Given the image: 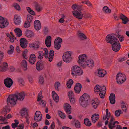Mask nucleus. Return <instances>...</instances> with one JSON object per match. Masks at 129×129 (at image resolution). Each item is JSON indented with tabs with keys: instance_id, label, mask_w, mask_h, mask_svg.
I'll list each match as a JSON object with an SVG mask.
<instances>
[{
	"instance_id": "nucleus-51",
	"label": "nucleus",
	"mask_w": 129,
	"mask_h": 129,
	"mask_svg": "<svg viewBox=\"0 0 129 129\" xmlns=\"http://www.w3.org/2000/svg\"><path fill=\"white\" fill-rule=\"evenodd\" d=\"M75 125L77 128H79L80 127V123L78 121H77L75 122Z\"/></svg>"
},
{
	"instance_id": "nucleus-43",
	"label": "nucleus",
	"mask_w": 129,
	"mask_h": 129,
	"mask_svg": "<svg viewBox=\"0 0 129 129\" xmlns=\"http://www.w3.org/2000/svg\"><path fill=\"white\" fill-rule=\"evenodd\" d=\"M92 105L94 108L96 109L98 106V103L95 101L93 100L92 103Z\"/></svg>"
},
{
	"instance_id": "nucleus-50",
	"label": "nucleus",
	"mask_w": 129,
	"mask_h": 129,
	"mask_svg": "<svg viewBox=\"0 0 129 129\" xmlns=\"http://www.w3.org/2000/svg\"><path fill=\"white\" fill-rule=\"evenodd\" d=\"M44 78L41 76H40L39 78V82L41 84H42L44 83Z\"/></svg>"
},
{
	"instance_id": "nucleus-49",
	"label": "nucleus",
	"mask_w": 129,
	"mask_h": 129,
	"mask_svg": "<svg viewBox=\"0 0 129 129\" xmlns=\"http://www.w3.org/2000/svg\"><path fill=\"white\" fill-rule=\"evenodd\" d=\"M30 23L26 21L24 24V27L25 28H28L30 27Z\"/></svg>"
},
{
	"instance_id": "nucleus-39",
	"label": "nucleus",
	"mask_w": 129,
	"mask_h": 129,
	"mask_svg": "<svg viewBox=\"0 0 129 129\" xmlns=\"http://www.w3.org/2000/svg\"><path fill=\"white\" fill-rule=\"evenodd\" d=\"M26 9L28 12L31 15H35V12L33 11L30 7H26Z\"/></svg>"
},
{
	"instance_id": "nucleus-23",
	"label": "nucleus",
	"mask_w": 129,
	"mask_h": 129,
	"mask_svg": "<svg viewBox=\"0 0 129 129\" xmlns=\"http://www.w3.org/2000/svg\"><path fill=\"white\" fill-rule=\"evenodd\" d=\"M41 24L40 21L38 20H35L34 22V27L37 30L40 29L41 28Z\"/></svg>"
},
{
	"instance_id": "nucleus-7",
	"label": "nucleus",
	"mask_w": 129,
	"mask_h": 129,
	"mask_svg": "<svg viewBox=\"0 0 129 129\" xmlns=\"http://www.w3.org/2000/svg\"><path fill=\"white\" fill-rule=\"evenodd\" d=\"M87 57L86 55L85 54L80 55L79 57L78 63L82 67H84V63L86 61Z\"/></svg>"
},
{
	"instance_id": "nucleus-9",
	"label": "nucleus",
	"mask_w": 129,
	"mask_h": 129,
	"mask_svg": "<svg viewBox=\"0 0 129 129\" xmlns=\"http://www.w3.org/2000/svg\"><path fill=\"white\" fill-rule=\"evenodd\" d=\"M62 39L60 37L57 38L54 42V47L56 50H59L61 47V43L62 42Z\"/></svg>"
},
{
	"instance_id": "nucleus-55",
	"label": "nucleus",
	"mask_w": 129,
	"mask_h": 129,
	"mask_svg": "<svg viewBox=\"0 0 129 129\" xmlns=\"http://www.w3.org/2000/svg\"><path fill=\"white\" fill-rule=\"evenodd\" d=\"M14 6L16 9L18 10H19L20 9V6L17 3L14 4Z\"/></svg>"
},
{
	"instance_id": "nucleus-17",
	"label": "nucleus",
	"mask_w": 129,
	"mask_h": 129,
	"mask_svg": "<svg viewBox=\"0 0 129 129\" xmlns=\"http://www.w3.org/2000/svg\"><path fill=\"white\" fill-rule=\"evenodd\" d=\"M44 68V66L43 62L42 61L37 62L36 64V68L37 70H41Z\"/></svg>"
},
{
	"instance_id": "nucleus-10",
	"label": "nucleus",
	"mask_w": 129,
	"mask_h": 129,
	"mask_svg": "<svg viewBox=\"0 0 129 129\" xmlns=\"http://www.w3.org/2000/svg\"><path fill=\"white\" fill-rule=\"evenodd\" d=\"M25 108H23L21 110V116L23 117H25L26 119V122L28 124L29 123V118H30L29 115L28 114L27 112L26 111Z\"/></svg>"
},
{
	"instance_id": "nucleus-57",
	"label": "nucleus",
	"mask_w": 129,
	"mask_h": 129,
	"mask_svg": "<svg viewBox=\"0 0 129 129\" xmlns=\"http://www.w3.org/2000/svg\"><path fill=\"white\" fill-rule=\"evenodd\" d=\"M18 82L20 84L23 85L24 84V81L22 78H20L18 79Z\"/></svg>"
},
{
	"instance_id": "nucleus-31",
	"label": "nucleus",
	"mask_w": 129,
	"mask_h": 129,
	"mask_svg": "<svg viewBox=\"0 0 129 129\" xmlns=\"http://www.w3.org/2000/svg\"><path fill=\"white\" fill-rule=\"evenodd\" d=\"M72 8L73 10L76 9L79 11H80L81 10L82 6L81 5H80L77 4H74L72 5Z\"/></svg>"
},
{
	"instance_id": "nucleus-38",
	"label": "nucleus",
	"mask_w": 129,
	"mask_h": 129,
	"mask_svg": "<svg viewBox=\"0 0 129 129\" xmlns=\"http://www.w3.org/2000/svg\"><path fill=\"white\" fill-rule=\"evenodd\" d=\"M84 123L86 126H90L91 125V122L89 121V120L88 119H85L84 121Z\"/></svg>"
},
{
	"instance_id": "nucleus-12",
	"label": "nucleus",
	"mask_w": 129,
	"mask_h": 129,
	"mask_svg": "<svg viewBox=\"0 0 129 129\" xmlns=\"http://www.w3.org/2000/svg\"><path fill=\"white\" fill-rule=\"evenodd\" d=\"M42 119L41 113L39 111H37L35 113L34 120L36 122H39Z\"/></svg>"
},
{
	"instance_id": "nucleus-47",
	"label": "nucleus",
	"mask_w": 129,
	"mask_h": 129,
	"mask_svg": "<svg viewBox=\"0 0 129 129\" xmlns=\"http://www.w3.org/2000/svg\"><path fill=\"white\" fill-rule=\"evenodd\" d=\"M121 114V111L120 110H116L115 113V115L116 117L119 116Z\"/></svg>"
},
{
	"instance_id": "nucleus-1",
	"label": "nucleus",
	"mask_w": 129,
	"mask_h": 129,
	"mask_svg": "<svg viewBox=\"0 0 129 129\" xmlns=\"http://www.w3.org/2000/svg\"><path fill=\"white\" fill-rule=\"evenodd\" d=\"M115 35L112 34H108L106 37V40L107 43L112 44V47L113 51L117 52L121 48V45L118 40L115 37Z\"/></svg>"
},
{
	"instance_id": "nucleus-15",
	"label": "nucleus",
	"mask_w": 129,
	"mask_h": 129,
	"mask_svg": "<svg viewBox=\"0 0 129 129\" xmlns=\"http://www.w3.org/2000/svg\"><path fill=\"white\" fill-rule=\"evenodd\" d=\"M73 15L76 18L79 19H81L82 18L83 15L82 14L81 12H79L77 10H74L72 12Z\"/></svg>"
},
{
	"instance_id": "nucleus-8",
	"label": "nucleus",
	"mask_w": 129,
	"mask_h": 129,
	"mask_svg": "<svg viewBox=\"0 0 129 129\" xmlns=\"http://www.w3.org/2000/svg\"><path fill=\"white\" fill-rule=\"evenodd\" d=\"M63 58V61L69 63L71 61L72 58L69 52H66L64 53Z\"/></svg>"
},
{
	"instance_id": "nucleus-58",
	"label": "nucleus",
	"mask_w": 129,
	"mask_h": 129,
	"mask_svg": "<svg viewBox=\"0 0 129 129\" xmlns=\"http://www.w3.org/2000/svg\"><path fill=\"white\" fill-rule=\"evenodd\" d=\"M19 123V122L12 123L11 124V126L13 128L15 129L16 127H17V125Z\"/></svg>"
},
{
	"instance_id": "nucleus-28",
	"label": "nucleus",
	"mask_w": 129,
	"mask_h": 129,
	"mask_svg": "<svg viewBox=\"0 0 129 129\" xmlns=\"http://www.w3.org/2000/svg\"><path fill=\"white\" fill-rule=\"evenodd\" d=\"M115 96L114 94L111 93L109 97L110 103L112 104H114L115 102Z\"/></svg>"
},
{
	"instance_id": "nucleus-22",
	"label": "nucleus",
	"mask_w": 129,
	"mask_h": 129,
	"mask_svg": "<svg viewBox=\"0 0 129 129\" xmlns=\"http://www.w3.org/2000/svg\"><path fill=\"white\" fill-rule=\"evenodd\" d=\"M119 17L120 19L122 20V23L124 24H126L129 21L128 18L122 14H120Z\"/></svg>"
},
{
	"instance_id": "nucleus-40",
	"label": "nucleus",
	"mask_w": 129,
	"mask_h": 129,
	"mask_svg": "<svg viewBox=\"0 0 129 129\" xmlns=\"http://www.w3.org/2000/svg\"><path fill=\"white\" fill-rule=\"evenodd\" d=\"M33 19V17L30 15H27V22L31 23Z\"/></svg>"
},
{
	"instance_id": "nucleus-44",
	"label": "nucleus",
	"mask_w": 129,
	"mask_h": 129,
	"mask_svg": "<svg viewBox=\"0 0 129 129\" xmlns=\"http://www.w3.org/2000/svg\"><path fill=\"white\" fill-rule=\"evenodd\" d=\"M83 15V17L85 18H90L92 17V15L88 13H84Z\"/></svg>"
},
{
	"instance_id": "nucleus-48",
	"label": "nucleus",
	"mask_w": 129,
	"mask_h": 129,
	"mask_svg": "<svg viewBox=\"0 0 129 129\" xmlns=\"http://www.w3.org/2000/svg\"><path fill=\"white\" fill-rule=\"evenodd\" d=\"M38 53L39 55L38 56V58L40 59H42L43 58V57L44 55L43 52V51H40Z\"/></svg>"
},
{
	"instance_id": "nucleus-27",
	"label": "nucleus",
	"mask_w": 129,
	"mask_h": 129,
	"mask_svg": "<svg viewBox=\"0 0 129 129\" xmlns=\"http://www.w3.org/2000/svg\"><path fill=\"white\" fill-rule=\"evenodd\" d=\"M103 88H104V86H101L98 85H96L94 88V92H96L97 93L103 90Z\"/></svg>"
},
{
	"instance_id": "nucleus-13",
	"label": "nucleus",
	"mask_w": 129,
	"mask_h": 129,
	"mask_svg": "<svg viewBox=\"0 0 129 129\" xmlns=\"http://www.w3.org/2000/svg\"><path fill=\"white\" fill-rule=\"evenodd\" d=\"M4 82L6 87L10 88L12 85L13 81L10 78H7L4 80Z\"/></svg>"
},
{
	"instance_id": "nucleus-19",
	"label": "nucleus",
	"mask_w": 129,
	"mask_h": 129,
	"mask_svg": "<svg viewBox=\"0 0 129 129\" xmlns=\"http://www.w3.org/2000/svg\"><path fill=\"white\" fill-rule=\"evenodd\" d=\"M82 88L81 84L79 83H76L74 88V90L75 92L76 93L79 94Z\"/></svg>"
},
{
	"instance_id": "nucleus-25",
	"label": "nucleus",
	"mask_w": 129,
	"mask_h": 129,
	"mask_svg": "<svg viewBox=\"0 0 129 129\" xmlns=\"http://www.w3.org/2000/svg\"><path fill=\"white\" fill-rule=\"evenodd\" d=\"M98 70V76L100 77H103L106 74V73L104 70H101L99 69Z\"/></svg>"
},
{
	"instance_id": "nucleus-37",
	"label": "nucleus",
	"mask_w": 129,
	"mask_h": 129,
	"mask_svg": "<svg viewBox=\"0 0 129 129\" xmlns=\"http://www.w3.org/2000/svg\"><path fill=\"white\" fill-rule=\"evenodd\" d=\"M73 83V81L71 79H70L68 81L66 84V85L68 88H70Z\"/></svg>"
},
{
	"instance_id": "nucleus-11",
	"label": "nucleus",
	"mask_w": 129,
	"mask_h": 129,
	"mask_svg": "<svg viewBox=\"0 0 129 129\" xmlns=\"http://www.w3.org/2000/svg\"><path fill=\"white\" fill-rule=\"evenodd\" d=\"M9 24L8 22L5 20L4 18L0 16V28H4L6 27Z\"/></svg>"
},
{
	"instance_id": "nucleus-61",
	"label": "nucleus",
	"mask_w": 129,
	"mask_h": 129,
	"mask_svg": "<svg viewBox=\"0 0 129 129\" xmlns=\"http://www.w3.org/2000/svg\"><path fill=\"white\" fill-rule=\"evenodd\" d=\"M27 52V50L26 49L25 51H23L22 54L23 58L26 59H27V58L26 57V54Z\"/></svg>"
},
{
	"instance_id": "nucleus-3",
	"label": "nucleus",
	"mask_w": 129,
	"mask_h": 129,
	"mask_svg": "<svg viewBox=\"0 0 129 129\" xmlns=\"http://www.w3.org/2000/svg\"><path fill=\"white\" fill-rule=\"evenodd\" d=\"M4 56V53L0 51V72H3L7 71L8 67L7 63L2 62V59Z\"/></svg>"
},
{
	"instance_id": "nucleus-54",
	"label": "nucleus",
	"mask_w": 129,
	"mask_h": 129,
	"mask_svg": "<svg viewBox=\"0 0 129 129\" xmlns=\"http://www.w3.org/2000/svg\"><path fill=\"white\" fill-rule=\"evenodd\" d=\"M60 85V83L59 82H56L55 84V87L56 89L59 91L58 87Z\"/></svg>"
},
{
	"instance_id": "nucleus-2",
	"label": "nucleus",
	"mask_w": 129,
	"mask_h": 129,
	"mask_svg": "<svg viewBox=\"0 0 129 129\" xmlns=\"http://www.w3.org/2000/svg\"><path fill=\"white\" fill-rule=\"evenodd\" d=\"M89 95L86 93L83 94L79 98L80 104L84 107H86L88 104V101L89 99Z\"/></svg>"
},
{
	"instance_id": "nucleus-26",
	"label": "nucleus",
	"mask_w": 129,
	"mask_h": 129,
	"mask_svg": "<svg viewBox=\"0 0 129 129\" xmlns=\"http://www.w3.org/2000/svg\"><path fill=\"white\" fill-rule=\"evenodd\" d=\"M64 109L66 112L68 114L71 113V107L70 105L68 104H66L64 106Z\"/></svg>"
},
{
	"instance_id": "nucleus-59",
	"label": "nucleus",
	"mask_w": 129,
	"mask_h": 129,
	"mask_svg": "<svg viewBox=\"0 0 129 129\" xmlns=\"http://www.w3.org/2000/svg\"><path fill=\"white\" fill-rule=\"evenodd\" d=\"M55 127V124L54 122H52V124L50 126L48 129H54Z\"/></svg>"
},
{
	"instance_id": "nucleus-41",
	"label": "nucleus",
	"mask_w": 129,
	"mask_h": 129,
	"mask_svg": "<svg viewBox=\"0 0 129 129\" xmlns=\"http://www.w3.org/2000/svg\"><path fill=\"white\" fill-rule=\"evenodd\" d=\"M35 7L36 10L38 12H39L41 11L42 9V7L40 5L38 4H36L35 5Z\"/></svg>"
},
{
	"instance_id": "nucleus-36",
	"label": "nucleus",
	"mask_w": 129,
	"mask_h": 129,
	"mask_svg": "<svg viewBox=\"0 0 129 129\" xmlns=\"http://www.w3.org/2000/svg\"><path fill=\"white\" fill-rule=\"evenodd\" d=\"M14 31L16 33V36L20 37L22 35V32L21 29L19 28H16L15 29Z\"/></svg>"
},
{
	"instance_id": "nucleus-34",
	"label": "nucleus",
	"mask_w": 129,
	"mask_h": 129,
	"mask_svg": "<svg viewBox=\"0 0 129 129\" xmlns=\"http://www.w3.org/2000/svg\"><path fill=\"white\" fill-rule=\"evenodd\" d=\"M25 35L28 38L34 36L33 32L30 30H27L25 33Z\"/></svg>"
},
{
	"instance_id": "nucleus-18",
	"label": "nucleus",
	"mask_w": 129,
	"mask_h": 129,
	"mask_svg": "<svg viewBox=\"0 0 129 129\" xmlns=\"http://www.w3.org/2000/svg\"><path fill=\"white\" fill-rule=\"evenodd\" d=\"M84 67H82L83 68H84L87 66L89 67H93L94 66V62L91 59H90L87 60L84 63Z\"/></svg>"
},
{
	"instance_id": "nucleus-56",
	"label": "nucleus",
	"mask_w": 129,
	"mask_h": 129,
	"mask_svg": "<svg viewBox=\"0 0 129 129\" xmlns=\"http://www.w3.org/2000/svg\"><path fill=\"white\" fill-rule=\"evenodd\" d=\"M112 120L110 119V121L109 123V127L110 129H112L113 127L112 126V123L113 122V121Z\"/></svg>"
},
{
	"instance_id": "nucleus-30",
	"label": "nucleus",
	"mask_w": 129,
	"mask_h": 129,
	"mask_svg": "<svg viewBox=\"0 0 129 129\" xmlns=\"http://www.w3.org/2000/svg\"><path fill=\"white\" fill-rule=\"evenodd\" d=\"M52 93L53 94L52 97L53 99L56 102H58L59 101L58 96L54 91H53Z\"/></svg>"
},
{
	"instance_id": "nucleus-35",
	"label": "nucleus",
	"mask_w": 129,
	"mask_h": 129,
	"mask_svg": "<svg viewBox=\"0 0 129 129\" xmlns=\"http://www.w3.org/2000/svg\"><path fill=\"white\" fill-rule=\"evenodd\" d=\"M27 63L26 61L24 60H22L21 63V66L24 68V70H26L27 69Z\"/></svg>"
},
{
	"instance_id": "nucleus-24",
	"label": "nucleus",
	"mask_w": 129,
	"mask_h": 129,
	"mask_svg": "<svg viewBox=\"0 0 129 129\" xmlns=\"http://www.w3.org/2000/svg\"><path fill=\"white\" fill-rule=\"evenodd\" d=\"M36 56L35 55L33 54H31L30 56L29 59V62L32 64H34L36 62Z\"/></svg>"
},
{
	"instance_id": "nucleus-62",
	"label": "nucleus",
	"mask_w": 129,
	"mask_h": 129,
	"mask_svg": "<svg viewBox=\"0 0 129 129\" xmlns=\"http://www.w3.org/2000/svg\"><path fill=\"white\" fill-rule=\"evenodd\" d=\"M8 35L9 36L10 40V42L11 43L13 42L14 41V38L15 37L14 36H11L9 34H8Z\"/></svg>"
},
{
	"instance_id": "nucleus-64",
	"label": "nucleus",
	"mask_w": 129,
	"mask_h": 129,
	"mask_svg": "<svg viewBox=\"0 0 129 129\" xmlns=\"http://www.w3.org/2000/svg\"><path fill=\"white\" fill-rule=\"evenodd\" d=\"M69 99L70 102L72 104H73L75 102V99L74 98V97L71 98H70Z\"/></svg>"
},
{
	"instance_id": "nucleus-20",
	"label": "nucleus",
	"mask_w": 129,
	"mask_h": 129,
	"mask_svg": "<svg viewBox=\"0 0 129 129\" xmlns=\"http://www.w3.org/2000/svg\"><path fill=\"white\" fill-rule=\"evenodd\" d=\"M15 95L16 96L17 99L20 101L23 100L25 96V94L23 92L19 93H17V94L16 93Z\"/></svg>"
},
{
	"instance_id": "nucleus-46",
	"label": "nucleus",
	"mask_w": 129,
	"mask_h": 129,
	"mask_svg": "<svg viewBox=\"0 0 129 129\" xmlns=\"http://www.w3.org/2000/svg\"><path fill=\"white\" fill-rule=\"evenodd\" d=\"M40 45V42H39L37 41L34 44H33V45L32 47L36 48H38L39 47Z\"/></svg>"
},
{
	"instance_id": "nucleus-33",
	"label": "nucleus",
	"mask_w": 129,
	"mask_h": 129,
	"mask_svg": "<svg viewBox=\"0 0 129 129\" xmlns=\"http://www.w3.org/2000/svg\"><path fill=\"white\" fill-rule=\"evenodd\" d=\"M102 10L103 12L105 13L109 14L111 12V10L106 6L104 7Z\"/></svg>"
},
{
	"instance_id": "nucleus-29",
	"label": "nucleus",
	"mask_w": 129,
	"mask_h": 129,
	"mask_svg": "<svg viewBox=\"0 0 129 129\" xmlns=\"http://www.w3.org/2000/svg\"><path fill=\"white\" fill-rule=\"evenodd\" d=\"M99 115L98 114H95L92 116V122L95 123L99 119Z\"/></svg>"
},
{
	"instance_id": "nucleus-60",
	"label": "nucleus",
	"mask_w": 129,
	"mask_h": 129,
	"mask_svg": "<svg viewBox=\"0 0 129 129\" xmlns=\"http://www.w3.org/2000/svg\"><path fill=\"white\" fill-rule=\"evenodd\" d=\"M6 120V118L5 117H3L2 116H0V123L2 124L3 123L2 122Z\"/></svg>"
},
{
	"instance_id": "nucleus-21",
	"label": "nucleus",
	"mask_w": 129,
	"mask_h": 129,
	"mask_svg": "<svg viewBox=\"0 0 129 129\" xmlns=\"http://www.w3.org/2000/svg\"><path fill=\"white\" fill-rule=\"evenodd\" d=\"M51 37L50 36H47L45 41V43L47 47H49L51 45Z\"/></svg>"
},
{
	"instance_id": "nucleus-63",
	"label": "nucleus",
	"mask_w": 129,
	"mask_h": 129,
	"mask_svg": "<svg viewBox=\"0 0 129 129\" xmlns=\"http://www.w3.org/2000/svg\"><path fill=\"white\" fill-rule=\"evenodd\" d=\"M39 104L40 105H42L44 107L46 105V103L45 101H44L43 100H42L40 102Z\"/></svg>"
},
{
	"instance_id": "nucleus-32",
	"label": "nucleus",
	"mask_w": 129,
	"mask_h": 129,
	"mask_svg": "<svg viewBox=\"0 0 129 129\" xmlns=\"http://www.w3.org/2000/svg\"><path fill=\"white\" fill-rule=\"evenodd\" d=\"M103 89L99 93V95L101 98H104L106 94V88L105 86H104Z\"/></svg>"
},
{
	"instance_id": "nucleus-53",
	"label": "nucleus",
	"mask_w": 129,
	"mask_h": 129,
	"mask_svg": "<svg viewBox=\"0 0 129 129\" xmlns=\"http://www.w3.org/2000/svg\"><path fill=\"white\" fill-rule=\"evenodd\" d=\"M117 36L119 38V41L120 42H122L124 40V38L123 36H121L120 35H119L118 34H117Z\"/></svg>"
},
{
	"instance_id": "nucleus-5",
	"label": "nucleus",
	"mask_w": 129,
	"mask_h": 129,
	"mask_svg": "<svg viewBox=\"0 0 129 129\" xmlns=\"http://www.w3.org/2000/svg\"><path fill=\"white\" fill-rule=\"evenodd\" d=\"M116 77L117 82L120 84H122L126 79V77L125 75L120 72H119L117 74Z\"/></svg>"
},
{
	"instance_id": "nucleus-45",
	"label": "nucleus",
	"mask_w": 129,
	"mask_h": 129,
	"mask_svg": "<svg viewBox=\"0 0 129 129\" xmlns=\"http://www.w3.org/2000/svg\"><path fill=\"white\" fill-rule=\"evenodd\" d=\"M58 115L62 118L64 119L65 118V114L61 111H58Z\"/></svg>"
},
{
	"instance_id": "nucleus-16",
	"label": "nucleus",
	"mask_w": 129,
	"mask_h": 129,
	"mask_svg": "<svg viewBox=\"0 0 129 129\" xmlns=\"http://www.w3.org/2000/svg\"><path fill=\"white\" fill-rule=\"evenodd\" d=\"M14 20L15 25H19L21 22V18L20 15H15L14 16Z\"/></svg>"
},
{
	"instance_id": "nucleus-4",
	"label": "nucleus",
	"mask_w": 129,
	"mask_h": 129,
	"mask_svg": "<svg viewBox=\"0 0 129 129\" xmlns=\"http://www.w3.org/2000/svg\"><path fill=\"white\" fill-rule=\"evenodd\" d=\"M71 74L72 75L80 76L82 75L83 71L81 68L77 66L72 67L71 68Z\"/></svg>"
},
{
	"instance_id": "nucleus-52",
	"label": "nucleus",
	"mask_w": 129,
	"mask_h": 129,
	"mask_svg": "<svg viewBox=\"0 0 129 129\" xmlns=\"http://www.w3.org/2000/svg\"><path fill=\"white\" fill-rule=\"evenodd\" d=\"M68 93L69 99L73 97V93L72 91H70Z\"/></svg>"
},
{
	"instance_id": "nucleus-42",
	"label": "nucleus",
	"mask_w": 129,
	"mask_h": 129,
	"mask_svg": "<svg viewBox=\"0 0 129 129\" xmlns=\"http://www.w3.org/2000/svg\"><path fill=\"white\" fill-rule=\"evenodd\" d=\"M78 35L80 38L82 40L85 39H87L86 36L83 33H79Z\"/></svg>"
},
{
	"instance_id": "nucleus-6",
	"label": "nucleus",
	"mask_w": 129,
	"mask_h": 129,
	"mask_svg": "<svg viewBox=\"0 0 129 129\" xmlns=\"http://www.w3.org/2000/svg\"><path fill=\"white\" fill-rule=\"evenodd\" d=\"M16 96L15 94L9 95L7 99V103L8 105H15L17 100Z\"/></svg>"
},
{
	"instance_id": "nucleus-14",
	"label": "nucleus",
	"mask_w": 129,
	"mask_h": 129,
	"mask_svg": "<svg viewBox=\"0 0 129 129\" xmlns=\"http://www.w3.org/2000/svg\"><path fill=\"white\" fill-rule=\"evenodd\" d=\"M20 45L22 48L24 49L26 48L28 42L25 38H21L20 40Z\"/></svg>"
}]
</instances>
